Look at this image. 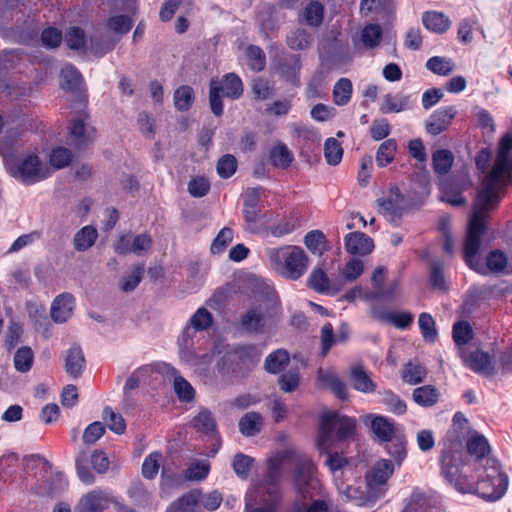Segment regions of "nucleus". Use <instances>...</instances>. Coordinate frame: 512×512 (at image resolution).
<instances>
[{"instance_id":"nucleus-14","label":"nucleus","mask_w":512,"mask_h":512,"mask_svg":"<svg viewBox=\"0 0 512 512\" xmlns=\"http://www.w3.org/2000/svg\"><path fill=\"white\" fill-rule=\"evenodd\" d=\"M160 373L174 377V391L178 398L184 402H191L194 399L195 391L192 385L178 371L169 364L162 363L158 366Z\"/></svg>"},{"instance_id":"nucleus-21","label":"nucleus","mask_w":512,"mask_h":512,"mask_svg":"<svg viewBox=\"0 0 512 512\" xmlns=\"http://www.w3.org/2000/svg\"><path fill=\"white\" fill-rule=\"evenodd\" d=\"M461 357L463 358L466 366L478 374L490 376L494 373V368L491 364L489 355L481 350H475L469 355L461 352Z\"/></svg>"},{"instance_id":"nucleus-32","label":"nucleus","mask_w":512,"mask_h":512,"mask_svg":"<svg viewBox=\"0 0 512 512\" xmlns=\"http://www.w3.org/2000/svg\"><path fill=\"white\" fill-rule=\"evenodd\" d=\"M409 108V98L401 93L387 94L383 97L380 111L384 114L399 113Z\"/></svg>"},{"instance_id":"nucleus-52","label":"nucleus","mask_w":512,"mask_h":512,"mask_svg":"<svg viewBox=\"0 0 512 512\" xmlns=\"http://www.w3.org/2000/svg\"><path fill=\"white\" fill-rule=\"evenodd\" d=\"M377 318L383 322L393 324L400 329H406L413 322V315L409 312L385 313L378 315Z\"/></svg>"},{"instance_id":"nucleus-3","label":"nucleus","mask_w":512,"mask_h":512,"mask_svg":"<svg viewBox=\"0 0 512 512\" xmlns=\"http://www.w3.org/2000/svg\"><path fill=\"white\" fill-rule=\"evenodd\" d=\"M511 150L512 134L506 133L499 141L496 158L485 174L479 190L501 196L504 187L512 182Z\"/></svg>"},{"instance_id":"nucleus-47","label":"nucleus","mask_w":512,"mask_h":512,"mask_svg":"<svg viewBox=\"0 0 512 512\" xmlns=\"http://www.w3.org/2000/svg\"><path fill=\"white\" fill-rule=\"evenodd\" d=\"M324 157L329 165H338L343 157V148L335 138H328L324 143Z\"/></svg>"},{"instance_id":"nucleus-51","label":"nucleus","mask_w":512,"mask_h":512,"mask_svg":"<svg viewBox=\"0 0 512 512\" xmlns=\"http://www.w3.org/2000/svg\"><path fill=\"white\" fill-rule=\"evenodd\" d=\"M162 454L160 452H152L144 459L142 464V475L146 479H154L158 474Z\"/></svg>"},{"instance_id":"nucleus-5","label":"nucleus","mask_w":512,"mask_h":512,"mask_svg":"<svg viewBox=\"0 0 512 512\" xmlns=\"http://www.w3.org/2000/svg\"><path fill=\"white\" fill-rule=\"evenodd\" d=\"M266 255L271 267L290 280L301 278L309 266L307 254L298 246L268 248Z\"/></svg>"},{"instance_id":"nucleus-59","label":"nucleus","mask_w":512,"mask_h":512,"mask_svg":"<svg viewBox=\"0 0 512 512\" xmlns=\"http://www.w3.org/2000/svg\"><path fill=\"white\" fill-rule=\"evenodd\" d=\"M323 6L319 2H311L303 12V19L310 26H319L323 20Z\"/></svg>"},{"instance_id":"nucleus-28","label":"nucleus","mask_w":512,"mask_h":512,"mask_svg":"<svg viewBox=\"0 0 512 512\" xmlns=\"http://www.w3.org/2000/svg\"><path fill=\"white\" fill-rule=\"evenodd\" d=\"M466 447L470 456L475 458V462H486L488 459L486 456L490 453V445L483 435L473 433L467 440Z\"/></svg>"},{"instance_id":"nucleus-48","label":"nucleus","mask_w":512,"mask_h":512,"mask_svg":"<svg viewBox=\"0 0 512 512\" xmlns=\"http://www.w3.org/2000/svg\"><path fill=\"white\" fill-rule=\"evenodd\" d=\"M102 418L106 422L108 428L114 433L123 434L125 432L126 424L122 415L115 412L112 408H104Z\"/></svg>"},{"instance_id":"nucleus-19","label":"nucleus","mask_w":512,"mask_h":512,"mask_svg":"<svg viewBox=\"0 0 512 512\" xmlns=\"http://www.w3.org/2000/svg\"><path fill=\"white\" fill-rule=\"evenodd\" d=\"M381 213L386 216H399L405 206L404 196L397 187H392L388 194L377 200Z\"/></svg>"},{"instance_id":"nucleus-12","label":"nucleus","mask_w":512,"mask_h":512,"mask_svg":"<svg viewBox=\"0 0 512 512\" xmlns=\"http://www.w3.org/2000/svg\"><path fill=\"white\" fill-rule=\"evenodd\" d=\"M112 501L113 497L110 492L94 489L82 496L78 509L80 512H103Z\"/></svg>"},{"instance_id":"nucleus-26","label":"nucleus","mask_w":512,"mask_h":512,"mask_svg":"<svg viewBox=\"0 0 512 512\" xmlns=\"http://www.w3.org/2000/svg\"><path fill=\"white\" fill-rule=\"evenodd\" d=\"M336 486L339 494L346 501H354L359 506L366 505L368 502L372 501L371 498H373V496L370 493L367 495V492L362 491L360 487L348 484L344 482V480L337 482Z\"/></svg>"},{"instance_id":"nucleus-22","label":"nucleus","mask_w":512,"mask_h":512,"mask_svg":"<svg viewBox=\"0 0 512 512\" xmlns=\"http://www.w3.org/2000/svg\"><path fill=\"white\" fill-rule=\"evenodd\" d=\"M371 429L377 438L381 441L388 442L399 434L400 426L392 419L377 415L372 417Z\"/></svg>"},{"instance_id":"nucleus-30","label":"nucleus","mask_w":512,"mask_h":512,"mask_svg":"<svg viewBox=\"0 0 512 512\" xmlns=\"http://www.w3.org/2000/svg\"><path fill=\"white\" fill-rule=\"evenodd\" d=\"M98 238V231L95 227L87 225L76 232L73 238V245L78 252L90 249Z\"/></svg>"},{"instance_id":"nucleus-55","label":"nucleus","mask_w":512,"mask_h":512,"mask_svg":"<svg viewBox=\"0 0 512 512\" xmlns=\"http://www.w3.org/2000/svg\"><path fill=\"white\" fill-rule=\"evenodd\" d=\"M304 244L312 253L322 255L325 250V236L319 230H312L306 234Z\"/></svg>"},{"instance_id":"nucleus-29","label":"nucleus","mask_w":512,"mask_h":512,"mask_svg":"<svg viewBox=\"0 0 512 512\" xmlns=\"http://www.w3.org/2000/svg\"><path fill=\"white\" fill-rule=\"evenodd\" d=\"M350 378L355 390L363 393H371L376 390V384L370 379L361 365L351 367Z\"/></svg>"},{"instance_id":"nucleus-1","label":"nucleus","mask_w":512,"mask_h":512,"mask_svg":"<svg viewBox=\"0 0 512 512\" xmlns=\"http://www.w3.org/2000/svg\"><path fill=\"white\" fill-rule=\"evenodd\" d=\"M501 196L493 195L485 191H478L473 214L468 225L467 237L464 245L465 261L473 270L481 272L483 266L477 254L481 244V237L484 232L485 222L490 211L496 209Z\"/></svg>"},{"instance_id":"nucleus-37","label":"nucleus","mask_w":512,"mask_h":512,"mask_svg":"<svg viewBox=\"0 0 512 512\" xmlns=\"http://www.w3.org/2000/svg\"><path fill=\"white\" fill-rule=\"evenodd\" d=\"M174 106L179 111H187L194 102V90L188 85L177 88L173 96Z\"/></svg>"},{"instance_id":"nucleus-27","label":"nucleus","mask_w":512,"mask_h":512,"mask_svg":"<svg viewBox=\"0 0 512 512\" xmlns=\"http://www.w3.org/2000/svg\"><path fill=\"white\" fill-rule=\"evenodd\" d=\"M422 23L424 27L437 34L445 33L451 26L449 18L441 12L428 11L422 16Z\"/></svg>"},{"instance_id":"nucleus-60","label":"nucleus","mask_w":512,"mask_h":512,"mask_svg":"<svg viewBox=\"0 0 512 512\" xmlns=\"http://www.w3.org/2000/svg\"><path fill=\"white\" fill-rule=\"evenodd\" d=\"M382 37L381 27L377 24H369L361 33V41L368 48L376 47Z\"/></svg>"},{"instance_id":"nucleus-25","label":"nucleus","mask_w":512,"mask_h":512,"mask_svg":"<svg viewBox=\"0 0 512 512\" xmlns=\"http://www.w3.org/2000/svg\"><path fill=\"white\" fill-rule=\"evenodd\" d=\"M319 380L329 387L331 391L341 400L348 399V389L345 383L338 377V375L330 369H320L318 372Z\"/></svg>"},{"instance_id":"nucleus-46","label":"nucleus","mask_w":512,"mask_h":512,"mask_svg":"<svg viewBox=\"0 0 512 512\" xmlns=\"http://www.w3.org/2000/svg\"><path fill=\"white\" fill-rule=\"evenodd\" d=\"M272 164L278 168H287L293 161V155L285 144L275 146L270 153Z\"/></svg>"},{"instance_id":"nucleus-7","label":"nucleus","mask_w":512,"mask_h":512,"mask_svg":"<svg viewBox=\"0 0 512 512\" xmlns=\"http://www.w3.org/2000/svg\"><path fill=\"white\" fill-rule=\"evenodd\" d=\"M472 487V491L466 494H478L487 500H498L507 490L508 477L494 459H487L484 474L478 475L477 483L472 478Z\"/></svg>"},{"instance_id":"nucleus-17","label":"nucleus","mask_w":512,"mask_h":512,"mask_svg":"<svg viewBox=\"0 0 512 512\" xmlns=\"http://www.w3.org/2000/svg\"><path fill=\"white\" fill-rule=\"evenodd\" d=\"M75 299L69 293L58 295L51 305L50 315L54 322L63 323L67 321L73 312Z\"/></svg>"},{"instance_id":"nucleus-56","label":"nucleus","mask_w":512,"mask_h":512,"mask_svg":"<svg viewBox=\"0 0 512 512\" xmlns=\"http://www.w3.org/2000/svg\"><path fill=\"white\" fill-rule=\"evenodd\" d=\"M133 20L127 15H115L107 20L106 26L109 30L116 34H126L130 31Z\"/></svg>"},{"instance_id":"nucleus-9","label":"nucleus","mask_w":512,"mask_h":512,"mask_svg":"<svg viewBox=\"0 0 512 512\" xmlns=\"http://www.w3.org/2000/svg\"><path fill=\"white\" fill-rule=\"evenodd\" d=\"M315 471L316 467L310 458L303 457L299 459L293 475V486L297 494L303 499L311 497V490L316 489Z\"/></svg>"},{"instance_id":"nucleus-61","label":"nucleus","mask_w":512,"mask_h":512,"mask_svg":"<svg viewBox=\"0 0 512 512\" xmlns=\"http://www.w3.org/2000/svg\"><path fill=\"white\" fill-rule=\"evenodd\" d=\"M49 161L55 169H62L72 162V154L65 147H57L50 153Z\"/></svg>"},{"instance_id":"nucleus-23","label":"nucleus","mask_w":512,"mask_h":512,"mask_svg":"<svg viewBox=\"0 0 512 512\" xmlns=\"http://www.w3.org/2000/svg\"><path fill=\"white\" fill-rule=\"evenodd\" d=\"M261 188H248L244 194L243 216L248 224H255L261 219V213L258 209Z\"/></svg>"},{"instance_id":"nucleus-40","label":"nucleus","mask_w":512,"mask_h":512,"mask_svg":"<svg viewBox=\"0 0 512 512\" xmlns=\"http://www.w3.org/2000/svg\"><path fill=\"white\" fill-rule=\"evenodd\" d=\"M352 82L348 78L339 79L333 89V100L338 106L346 105L352 95Z\"/></svg>"},{"instance_id":"nucleus-10","label":"nucleus","mask_w":512,"mask_h":512,"mask_svg":"<svg viewBox=\"0 0 512 512\" xmlns=\"http://www.w3.org/2000/svg\"><path fill=\"white\" fill-rule=\"evenodd\" d=\"M394 467L387 459L377 461L366 475L368 493L373 499L383 495L386 491L387 480L392 476Z\"/></svg>"},{"instance_id":"nucleus-44","label":"nucleus","mask_w":512,"mask_h":512,"mask_svg":"<svg viewBox=\"0 0 512 512\" xmlns=\"http://www.w3.org/2000/svg\"><path fill=\"white\" fill-rule=\"evenodd\" d=\"M82 83V76L72 65H66L61 70V86L66 90H76Z\"/></svg>"},{"instance_id":"nucleus-50","label":"nucleus","mask_w":512,"mask_h":512,"mask_svg":"<svg viewBox=\"0 0 512 512\" xmlns=\"http://www.w3.org/2000/svg\"><path fill=\"white\" fill-rule=\"evenodd\" d=\"M210 471V465L205 460H195L185 471V478L190 481L204 480Z\"/></svg>"},{"instance_id":"nucleus-24","label":"nucleus","mask_w":512,"mask_h":512,"mask_svg":"<svg viewBox=\"0 0 512 512\" xmlns=\"http://www.w3.org/2000/svg\"><path fill=\"white\" fill-rule=\"evenodd\" d=\"M64 368L67 374L73 378L79 377L85 367V357L80 347L68 349L64 355Z\"/></svg>"},{"instance_id":"nucleus-38","label":"nucleus","mask_w":512,"mask_h":512,"mask_svg":"<svg viewBox=\"0 0 512 512\" xmlns=\"http://www.w3.org/2000/svg\"><path fill=\"white\" fill-rule=\"evenodd\" d=\"M397 143L394 139L385 140L376 152V164L385 167L390 164L396 155Z\"/></svg>"},{"instance_id":"nucleus-11","label":"nucleus","mask_w":512,"mask_h":512,"mask_svg":"<svg viewBox=\"0 0 512 512\" xmlns=\"http://www.w3.org/2000/svg\"><path fill=\"white\" fill-rule=\"evenodd\" d=\"M152 243V237L148 233L134 234L128 232L120 236L114 243V250L119 255L130 253L141 255L151 248Z\"/></svg>"},{"instance_id":"nucleus-63","label":"nucleus","mask_w":512,"mask_h":512,"mask_svg":"<svg viewBox=\"0 0 512 512\" xmlns=\"http://www.w3.org/2000/svg\"><path fill=\"white\" fill-rule=\"evenodd\" d=\"M193 426L199 431L209 433L215 431L216 422L212 413L204 409L193 419Z\"/></svg>"},{"instance_id":"nucleus-8","label":"nucleus","mask_w":512,"mask_h":512,"mask_svg":"<svg viewBox=\"0 0 512 512\" xmlns=\"http://www.w3.org/2000/svg\"><path fill=\"white\" fill-rule=\"evenodd\" d=\"M288 451L277 452L267 462V472L258 488L261 501L274 508L281 498L282 467Z\"/></svg>"},{"instance_id":"nucleus-64","label":"nucleus","mask_w":512,"mask_h":512,"mask_svg":"<svg viewBox=\"0 0 512 512\" xmlns=\"http://www.w3.org/2000/svg\"><path fill=\"white\" fill-rule=\"evenodd\" d=\"M381 401L387 406L390 412L396 415H402L407 410L405 402L391 391H385Z\"/></svg>"},{"instance_id":"nucleus-35","label":"nucleus","mask_w":512,"mask_h":512,"mask_svg":"<svg viewBox=\"0 0 512 512\" xmlns=\"http://www.w3.org/2000/svg\"><path fill=\"white\" fill-rule=\"evenodd\" d=\"M199 502V493L190 491L174 501L166 512H195Z\"/></svg>"},{"instance_id":"nucleus-6","label":"nucleus","mask_w":512,"mask_h":512,"mask_svg":"<svg viewBox=\"0 0 512 512\" xmlns=\"http://www.w3.org/2000/svg\"><path fill=\"white\" fill-rule=\"evenodd\" d=\"M464 452L459 444L445 447L440 456L441 474L458 492L466 494L472 491V477L464 471Z\"/></svg>"},{"instance_id":"nucleus-43","label":"nucleus","mask_w":512,"mask_h":512,"mask_svg":"<svg viewBox=\"0 0 512 512\" xmlns=\"http://www.w3.org/2000/svg\"><path fill=\"white\" fill-rule=\"evenodd\" d=\"M387 452L394 458L397 465H401L406 458V439L403 434L399 433L392 440L388 441L386 446Z\"/></svg>"},{"instance_id":"nucleus-54","label":"nucleus","mask_w":512,"mask_h":512,"mask_svg":"<svg viewBox=\"0 0 512 512\" xmlns=\"http://www.w3.org/2000/svg\"><path fill=\"white\" fill-rule=\"evenodd\" d=\"M289 362V355L285 350H277L268 355L265 368L270 373L279 372Z\"/></svg>"},{"instance_id":"nucleus-20","label":"nucleus","mask_w":512,"mask_h":512,"mask_svg":"<svg viewBox=\"0 0 512 512\" xmlns=\"http://www.w3.org/2000/svg\"><path fill=\"white\" fill-rule=\"evenodd\" d=\"M326 454L325 465L332 473L335 482L343 480V476L353 474V468L350 460L338 452L332 453L331 450L324 452Z\"/></svg>"},{"instance_id":"nucleus-58","label":"nucleus","mask_w":512,"mask_h":512,"mask_svg":"<svg viewBox=\"0 0 512 512\" xmlns=\"http://www.w3.org/2000/svg\"><path fill=\"white\" fill-rule=\"evenodd\" d=\"M144 274V266L137 265L133 268V270L127 275L123 276L120 288L124 292L133 291L141 282Z\"/></svg>"},{"instance_id":"nucleus-13","label":"nucleus","mask_w":512,"mask_h":512,"mask_svg":"<svg viewBox=\"0 0 512 512\" xmlns=\"http://www.w3.org/2000/svg\"><path fill=\"white\" fill-rule=\"evenodd\" d=\"M456 113L454 106L442 107L434 111L426 121L427 133L436 136L445 131L451 125Z\"/></svg>"},{"instance_id":"nucleus-15","label":"nucleus","mask_w":512,"mask_h":512,"mask_svg":"<svg viewBox=\"0 0 512 512\" xmlns=\"http://www.w3.org/2000/svg\"><path fill=\"white\" fill-rule=\"evenodd\" d=\"M308 286L318 293L335 295L342 290L336 280L330 281L322 268H314L307 279Z\"/></svg>"},{"instance_id":"nucleus-49","label":"nucleus","mask_w":512,"mask_h":512,"mask_svg":"<svg viewBox=\"0 0 512 512\" xmlns=\"http://www.w3.org/2000/svg\"><path fill=\"white\" fill-rule=\"evenodd\" d=\"M418 324L425 341L433 343L437 340L438 333L436 330L435 321L430 314H420Z\"/></svg>"},{"instance_id":"nucleus-57","label":"nucleus","mask_w":512,"mask_h":512,"mask_svg":"<svg viewBox=\"0 0 512 512\" xmlns=\"http://www.w3.org/2000/svg\"><path fill=\"white\" fill-rule=\"evenodd\" d=\"M34 355L33 351L29 347H21L17 350L14 356V366L19 372H27L31 369Z\"/></svg>"},{"instance_id":"nucleus-39","label":"nucleus","mask_w":512,"mask_h":512,"mask_svg":"<svg viewBox=\"0 0 512 512\" xmlns=\"http://www.w3.org/2000/svg\"><path fill=\"white\" fill-rule=\"evenodd\" d=\"M265 323V316L260 308L253 307L249 309L242 317V326L249 332H255L261 329Z\"/></svg>"},{"instance_id":"nucleus-31","label":"nucleus","mask_w":512,"mask_h":512,"mask_svg":"<svg viewBox=\"0 0 512 512\" xmlns=\"http://www.w3.org/2000/svg\"><path fill=\"white\" fill-rule=\"evenodd\" d=\"M239 431L244 436H254L258 434L263 427V417L258 412H248L239 420Z\"/></svg>"},{"instance_id":"nucleus-62","label":"nucleus","mask_w":512,"mask_h":512,"mask_svg":"<svg viewBox=\"0 0 512 512\" xmlns=\"http://www.w3.org/2000/svg\"><path fill=\"white\" fill-rule=\"evenodd\" d=\"M425 376V368L421 365H414L412 363L407 364L402 373L404 382L410 385H415L422 382Z\"/></svg>"},{"instance_id":"nucleus-53","label":"nucleus","mask_w":512,"mask_h":512,"mask_svg":"<svg viewBox=\"0 0 512 512\" xmlns=\"http://www.w3.org/2000/svg\"><path fill=\"white\" fill-rule=\"evenodd\" d=\"M453 340L459 347L466 345L473 338L471 325L466 321H459L453 326Z\"/></svg>"},{"instance_id":"nucleus-18","label":"nucleus","mask_w":512,"mask_h":512,"mask_svg":"<svg viewBox=\"0 0 512 512\" xmlns=\"http://www.w3.org/2000/svg\"><path fill=\"white\" fill-rule=\"evenodd\" d=\"M345 248L352 255L364 256L374 249L372 238L362 232H351L345 236Z\"/></svg>"},{"instance_id":"nucleus-41","label":"nucleus","mask_w":512,"mask_h":512,"mask_svg":"<svg viewBox=\"0 0 512 512\" xmlns=\"http://www.w3.org/2000/svg\"><path fill=\"white\" fill-rule=\"evenodd\" d=\"M412 396L418 405L429 407L438 401L439 393L434 387L426 385L414 389Z\"/></svg>"},{"instance_id":"nucleus-36","label":"nucleus","mask_w":512,"mask_h":512,"mask_svg":"<svg viewBox=\"0 0 512 512\" xmlns=\"http://www.w3.org/2000/svg\"><path fill=\"white\" fill-rule=\"evenodd\" d=\"M433 169L437 174H447L453 165L454 155L447 149H438L432 155Z\"/></svg>"},{"instance_id":"nucleus-16","label":"nucleus","mask_w":512,"mask_h":512,"mask_svg":"<svg viewBox=\"0 0 512 512\" xmlns=\"http://www.w3.org/2000/svg\"><path fill=\"white\" fill-rule=\"evenodd\" d=\"M87 119V114H81L72 121L70 135L76 145H85L95 138L96 130Z\"/></svg>"},{"instance_id":"nucleus-34","label":"nucleus","mask_w":512,"mask_h":512,"mask_svg":"<svg viewBox=\"0 0 512 512\" xmlns=\"http://www.w3.org/2000/svg\"><path fill=\"white\" fill-rule=\"evenodd\" d=\"M364 272V263L358 258L350 259L343 268L342 277L336 279L339 285H342V289L346 285V282H353L357 280Z\"/></svg>"},{"instance_id":"nucleus-33","label":"nucleus","mask_w":512,"mask_h":512,"mask_svg":"<svg viewBox=\"0 0 512 512\" xmlns=\"http://www.w3.org/2000/svg\"><path fill=\"white\" fill-rule=\"evenodd\" d=\"M220 83V93L225 97L237 99L243 94V83L241 79L233 73L226 74Z\"/></svg>"},{"instance_id":"nucleus-4","label":"nucleus","mask_w":512,"mask_h":512,"mask_svg":"<svg viewBox=\"0 0 512 512\" xmlns=\"http://www.w3.org/2000/svg\"><path fill=\"white\" fill-rule=\"evenodd\" d=\"M355 431L354 419L336 412H325L321 415L316 447L320 452H328L334 447L336 441L352 438Z\"/></svg>"},{"instance_id":"nucleus-45","label":"nucleus","mask_w":512,"mask_h":512,"mask_svg":"<svg viewBox=\"0 0 512 512\" xmlns=\"http://www.w3.org/2000/svg\"><path fill=\"white\" fill-rule=\"evenodd\" d=\"M455 64L451 59L434 56L426 62V68L434 74L447 76L454 70Z\"/></svg>"},{"instance_id":"nucleus-42","label":"nucleus","mask_w":512,"mask_h":512,"mask_svg":"<svg viewBox=\"0 0 512 512\" xmlns=\"http://www.w3.org/2000/svg\"><path fill=\"white\" fill-rule=\"evenodd\" d=\"M311 41V35L301 28L290 31L286 37L287 45L293 50L307 49Z\"/></svg>"},{"instance_id":"nucleus-2","label":"nucleus","mask_w":512,"mask_h":512,"mask_svg":"<svg viewBox=\"0 0 512 512\" xmlns=\"http://www.w3.org/2000/svg\"><path fill=\"white\" fill-rule=\"evenodd\" d=\"M13 143L10 138L0 141V155L11 176L25 184H35L51 175L50 169L34 153L28 154L22 159H15L12 155Z\"/></svg>"}]
</instances>
